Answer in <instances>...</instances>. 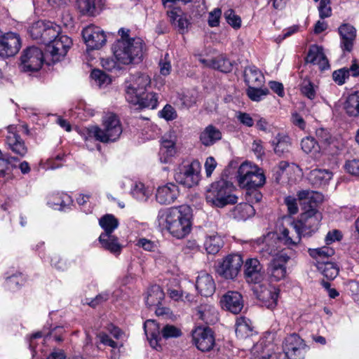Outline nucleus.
I'll return each mask as SVG.
<instances>
[{
  "label": "nucleus",
  "mask_w": 359,
  "mask_h": 359,
  "mask_svg": "<svg viewBox=\"0 0 359 359\" xmlns=\"http://www.w3.org/2000/svg\"><path fill=\"white\" fill-rule=\"evenodd\" d=\"M191 210L186 205L161 209L156 222L159 227L167 229L174 237L182 239L191 230Z\"/></svg>",
  "instance_id": "1"
},
{
  "label": "nucleus",
  "mask_w": 359,
  "mask_h": 359,
  "mask_svg": "<svg viewBox=\"0 0 359 359\" xmlns=\"http://www.w3.org/2000/svg\"><path fill=\"white\" fill-rule=\"evenodd\" d=\"M130 30L121 28L118 34L121 38L112 46V51L116 60L123 65L140 62L146 50V44L140 37H130Z\"/></svg>",
  "instance_id": "2"
},
{
  "label": "nucleus",
  "mask_w": 359,
  "mask_h": 359,
  "mask_svg": "<svg viewBox=\"0 0 359 359\" xmlns=\"http://www.w3.org/2000/svg\"><path fill=\"white\" fill-rule=\"evenodd\" d=\"M102 126H91L80 130V135L88 146V142L95 140L109 143L119 139L123 128L118 116L113 112H107L102 116Z\"/></svg>",
  "instance_id": "3"
},
{
  "label": "nucleus",
  "mask_w": 359,
  "mask_h": 359,
  "mask_svg": "<svg viewBox=\"0 0 359 359\" xmlns=\"http://www.w3.org/2000/svg\"><path fill=\"white\" fill-rule=\"evenodd\" d=\"M233 184L226 180L212 183L205 194L206 202L215 208H224L237 203L238 198L232 194Z\"/></svg>",
  "instance_id": "4"
},
{
  "label": "nucleus",
  "mask_w": 359,
  "mask_h": 359,
  "mask_svg": "<svg viewBox=\"0 0 359 359\" xmlns=\"http://www.w3.org/2000/svg\"><path fill=\"white\" fill-rule=\"evenodd\" d=\"M237 180L240 187L249 190L262 187L266 182L263 170L250 163H243L238 170Z\"/></svg>",
  "instance_id": "5"
},
{
  "label": "nucleus",
  "mask_w": 359,
  "mask_h": 359,
  "mask_svg": "<svg viewBox=\"0 0 359 359\" xmlns=\"http://www.w3.org/2000/svg\"><path fill=\"white\" fill-rule=\"evenodd\" d=\"M60 26L52 22L39 20L34 22L29 29L31 37L39 43L47 46L60 34Z\"/></svg>",
  "instance_id": "6"
},
{
  "label": "nucleus",
  "mask_w": 359,
  "mask_h": 359,
  "mask_svg": "<svg viewBox=\"0 0 359 359\" xmlns=\"http://www.w3.org/2000/svg\"><path fill=\"white\" fill-rule=\"evenodd\" d=\"M201 163L197 160L184 163L178 167L175 179L179 184L191 188L198 184L201 180Z\"/></svg>",
  "instance_id": "7"
},
{
  "label": "nucleus",
  "mask_w": 359,
  "mask_h": 359,
  "mask_svg": "<svg viewBox=\"0 0 359 359\" xmlns=\"http://www.w3.org/2000/svg\"><path fill=\"white\" fill-rule=\"evenodd\" d=\"M306 345L297 334L287 336L283 342V353L276 354L277 359H302L304 357Z\"/></svg>",
  "instance_id": "8"
},
{
  "label": "nucleus",
  "mask_w": 359,
  "mask_h": 359,
  "mask_svg": "<svg viewBox=\"0 0 359 359\" xmlns=\"http://www.w3.org/2000/svg\"><path fill=\"white\" fill-rule=\"evenodd\" d=\"M321 219L322 214L311 205V208L304 212L300 218L294 222L304 237L311 236L318 231Z\"/></svg>",
  "instance_id": "9"
},
{
  "label": "nucleus",
  "mask_w": 359,
  "mask_h": 359,
  "mask_svg": "<svg viewBox=\"0 0 359 359\" xmlns=\"http://www.w3.org/2000/svg\"><path fill=\"white\" fill-rule=\"evenodd\" d=\"M127 102L137 109H155L158 104V95L154 91H126Z\"/></svg>",
  "instance_id": "10"
},
{
  "label": "nucleus",
  "mask_w": 359,
  "mask_h": 359,
  "mask_svg": "<svg viewBox=\"0 0 359 359\" xmlns=\"http://www.w3.org/2000/svg\"><path fill=\"white\" fill-rule=\"evenodd\" d=\"M243 264V260L241 255L231 254L219 262L217 272L225 279L233 280L238 275Z\"/></svg>",
  "instance_id": "11"
},
{
  "label": "nucleus",
  "mask_w": 359,
  "mask_h": 359,
  "mask_svg": "<svg viewBox=\"0 0 359 359\" xmlns=\"http://www.w3.org/2000/svg\"><path fill=\"white\" fill-rule=\"evenodd\" d=\"M23 72H34L39 71L43 63V51L35 46H31L23 50L20 56Z\"/></svg>",
  "instance_id": "12"
},
{
  "label": "nucleus",
  "mask_w": 359,
  "mask_h": 359,
  "mask_svg": "<svg viewBox=\"0 0 359 359\" xmlns=\"http://www.w3.org/2000/svg\"><path fill=\"white\" fill-rule=\"evenodd\" d=\"M290 257L285 253H281L273 257L268 264L266 276L271 283L279 282L287 276L286 264Z\"/></svg>",
  "instance_id": "13"
},
{
  "label": "nucleus",
  "mask_w": 359,
  "mask_h": 359,
  "mask_svg": "<svg viewBox=\"0 0 359 359\" xmlns=\"http://www.w3.org/2000/svg\"><path fill=\"white\" fill-rule=\"evenodd\" d=\"M7 134L5 136V144L8 149L13 154L24 157L27 153V147L25 141L19 135L17 126L10 125L6 128Z\"/></svg>",
  "instance_id": "14"
},
{
  "label": "nucleus",
  "mask_w": 359,
  "mask_h": 359,
  "mask_svg": "<svg viewBox=\"0 0 359 359\" xmlns=\"http://www.w3.org/2000/svg\"><path fill=\"white\" fill-rule=\"evenodd\" d=\"M21 48L20 35L8 32L0 36V57L8 58L15 55Z\"/></svg>",
  "instance_id": "15"
},
{
  "label": "nucleus",
  "mask_w": 359,
  "mask_h": 359,
  "mask_svg": "<svg viewBox=\"0 0 359 359\" xmlns=\"http://www.w3.org/2000/svg\"><path fill=\"white\" fill-rule=\"evenodd\" d=\"M83 39L90 50L101 48L107 41V36L103 30L95 25H89L82 31Z\"/></svg>",
  "instance_id": "16"
},
{
  "label": "nucleus",
  "mask_w": 359,
  "mask_h": 359,
  "mask_svg": "<svg viewBox=\"0 0 359 359\" xmlns=\"http://www.w3.org/2000/svg\"><path fill=\"white\" fill-rule=\"evenodd\" d=\"M192 340L196 348L203 351H209L215 346L214 333L210 327H198L192 332Z\"/></svg>",
  "instance_id": "17"
},
{
  "label": "nucleus",
  "mask_w": 359,
  "mask_h": 359,
  "mask_svg": "<svg viewBox=\"0 0 359 359\" xmlns=\"http://www.w3.org/2000/svg\"><path fill=\"white\" fill-rule=\"evenodd\" d=\"M256 297L262 302L263 306L273 309L277 305L280 290L278 287L259 284L253 287Z\"/></svg>",
  "instance_id": "18"
},
{
  "label": "nucleus",
  "mask_w": 359,
  "mask_h": 359,
  "mask_svg": "<svg viewBox=\"0 0 359 359\" xmlns=\"http://www.w3.org/2000/svg\"><path fill=\"white\" fill-rule=\"evenodd\" d=\"M244 264V277L247 283L258 284L264 279L263 266L256 258H249Z\"/></svg>",
  "instance_id": "19"
},
{
  "label": "nucleus",
  "mask_w": 359,
  "mask_h": 359,
  "mask_svg": "<svg viewBox=\"0 0 359 359\" xmlns=\"http://www.w3.org/2000/svg\"><path fill=\"white\" fill-rule=\"evenodd\" d=\"M72 44V39L66 35L58 34L53 41L46 46V51L48 52L56 60L64 57Z\"/></svg>",
  "instance_id": "20"
},
{
  "label": "nucleus",
  "mask_w": 359,
  "mask_h": 359,
  "mask_svg": "<svg viewBox=\"0 0 359 359\" xmlns=\"http://www.w3.org/2000/svg\"><path fill=\"white\" fill-rule=\"evenodd\" d=\"M219 302L222 309L233 314L239 313L244 306L243 296L237 291H228L222 297Z\"/></svg>",
  "instance_id": "21"
},
{
  "label": "nucleus",
  "mask_w": 359,
  "mask_h": 359,
  "mask_svg": "<svg viewBox=\"0 0 359 359\" xmlns=\"http://www.w3.org/2000/svg\"><path fill=\"white\" fill-rule=\"evenodd\" d=\"M341 42L340 47L343 52H351L356 38V29L350 24L344 23L338 28Z\"/></svg>",
  "instance_id": "22"
},
{
  "label": "nucleus",
  "mask_w": 359,
  "mask_h": 359,
  "mask_svg": "<svg viewBox=\"0 0 359 359\" xmlns=\"http://www.w3.org/2000/svg\"><path fill=\"white\" fill-rule=\"evenodd\" d=\"M178 187L173 183H168L159 187L156 191V199L161 205H169L175 201L179 196Z\"/></svg>",
  "instance_id": "23"
},
{
  "label": "nucleus",
  "mask_w": 359,
  "mask_h": 359,
  "mask_svg": "<svg viewBox=\"0 0 359 359\" xmlns=\"http://www.w3.org/2000/svg\"><path fill=\"white\" fill-rule=\"evenodd\" d=\"M302 234L294 221L292 222L288 227H284L280 233L278 238L285 245L296 246L300 242Z\"/></svg>",
  "instance_id": "24"
},
{
  "label": "nucleus",
  "mask_w": 359,
  "mask_h": 359,
  "mask_svg": "<svg viewBox=\"0 0 359 359\" xmlns=\"http://www.w3.org/2000/svg\"><path fill=\"white\" fill-rule=\"evenodd\" d=\"M244 79L248 86V90H263L264 76L255 66H249L245 68Z\"/></svg>",
  "instance_id": "25"
},
{
  "label": "nucleus",
  "mask_w": 359,
  "mask_h": 359,
  "mask_svg": "<svg viewBox=\"0 0 359 359\" xmlns=\"http://www.w3.org/2000/svg\"><path fill=\"white\" fill-rule=\"evenodd\" d=\"M176 137L174 134L170 133L165 134L161 140L160 149V160L162 163H167L176 154Z\"/></svg>",
  "instance_id": "26"
},
{
  "label": "nucleus",
  "mask_w": 359,
  "mask_h": 359,
  "mask_svg": "<svg viewBox=\"0 0 359 359\" xmlns=\"http://www.w3.org/2000/svg\"><path fill=\"white\" fill-rule=\"evenodd\" d=\"M167 15L170 23L177 28L179 33L184 34L188 32L191 23L180 7H173L171 11H167Z\"/></svg>",
  "instance_id": "27"
},
{
  "label": "nucleus",
  "mask_w": 359,
  "mask_h": 359,
  "mask_svg": "<svg viewBox=\"0 0 359 359\" xmlns=\"http://www.w3.org/2000/svg\"><path fill=\"white\" fill-rule=\"evenodd\" d=\"M280 242L278 236H276L273 233H269L263 239L257 240L258 244L261 245L259 250L264 255H276V257L278 255Z\"/></svg>",
  "instance_id": "28"
},
{
  "label": "nucleus",
  "mask_w": 359,
  "mask_h": 359,
  "mask_svg": "<svg viewBox=\"0 0 359 359\" xmlns=\"http://www.w3.org/2000/svg\"><path fill=\"white\" fill-rule=\"evenodd\" d=\"M196 287L205 297L212 296L215 291V284L212 276L203 271L200 272L197 277Z\"/></svg>",
  "instance_id": "29"
},
{
  "label": "nucleus",
  "mask_w": 359,
  "mask_h": 359,
  "mask_svg": "<svg viewBox=\"0 0 359 359\" xmlns=\"http://www.w3.org/2000/svg\"><path fill=\"white\" fill-rule=\"evenodd\" d=\"M104 4V0H77L79 12L84 15L95 16L100 13Z\"/></svg>",
  "instance_id": "30"
},
{
  "label": "nucleus",
  "mask_w": 359,
  "mask_h": 359,
  "mask_svg": "<svg viewBox=\"0 0 359 359\" xmlns=\"http://www.w3.org/2000/svg\"><path fill=\"white\" fill-rule=\"evenodd\" d=\"M144 330L150 346L157 349L161 339L158 324L154 320H147L144 324Z\"/></svg>",
  "instance_id": "31"
},
{
  "label": "nucleus",
  "mask_w": 359,
  "mask_h": 359,
  "mask_svg": "<svg viewBox=\"0 0 359 359\" xmlns=\"http://www.w3.org/2000/svg\"><path fill=\"white\" fill-rule=\"evenodd\" d=\"M99 242L102 248L116 255H119L123 248L118 238L114 234L101 233Z\"/></svg>",
  "instance_id": "32"
},
{
  "label": "nucleus",
  "mask_w": 359,
  "mask_h": 359,
  "mask_svg": "<svg viewBox=\"0 0 359 359\" xmlns=\"http://www.w3.org/2000/svg\"><path fill=\"white\" fill-rule=\"evenodd\" d=\"M196 316L206 324H214L218 320V312L210 304H201L197 309Z\"/></svg>",
  "instance_id": "33"
},
{
  "label": "nucleus",
  "mask_w": 359,
  "mask_h": 359,
  "mask_svg": "<svg viewBox=\"0 0 359 359\" xmlns=\"http://www.w3.org/2000/svg\"><path fill=\"white\" fill-rule=\"evenodd\" d=\"M332 178V172L325 169H314L308 176L309 182L316 187L327 185Z\"/></svg>",
  "instance_id": "34"
},
{
  "label": "nucleus",
  "mask_w": 359,
  "mask_h": 359,
  "mask_svg": "<svg viewBox=\"0 0 359 359\" xmlns=\"http://www.w3.org/2000/svg\"><path fill=\"white\" fill-rule=\"evenodd\" d=\"M201 62L208 67L224 73L230 72L233 69L232 62L223 55L217 56L211 60H201Z\"/></svg>",
  "instance_id": "35"
},
{
  "label": "nucleus",
  "mask_w": 359,
  "mask_h": 359,
  "mask_svg": "<svg viewBox=\"0 0 359 359\" xmlns=\"http://www.w3.org/2000/svg\"><path fill=\"white\" fill-rule=\"evenodd\" d=\"M221 139V131L212 125L208 126L200 135L201 143L206 147L214 144Z\"/></svg>",
  "instance_id": "36"
},
{
  "label": "nucleus",
  "mask_w": 359,
  "mask_h": 359,
  "mask_svg": "<svg viewBox=\"0 0 359 359\" xmlns=\"http://www.w3.org/2000/svg\"><path fill=\"white\" fill-rule=\"evenodd\" d=\"M297 196L300 203H309V208L311 205L316 208V204L323 201L320 193L309 189L298 191Z\"/></svg>",
  "instance_id": "37"
},
{
  "label": "nucleus",
  "mask_w": 359,
  "mask_h": 359,
  "mask_svg": "<svg viewBox=\"0 0 359 359\" xmlns=\"http://www.w3.org/2000/svg\"><path fill=\"white\" fill-rule=\"evenodd\" d=\"M164 298V293L159 285L151 286L147 292L145 302L148 306H158Z\"/></svg>",
  "instance_id": "38"
},
{
  "label": "nucleus",
  "mask_w": 359,
  "mask_h": 359,
  "mask_svg": "<svg viewBox=\"0 0 359 359\" xmlns=\"http://www.w3.org/2000/svg\"><path fill=\"white\" fill-rule=\"evenodd\" d=\"M252 326L250 320L240 317L236 323V334L239 339H245L252 334Z\"/></svg>",
  "instance_id": "39"
},
{
  "label": "nucleus",
  "mask_w": 359,
  "mask_h": 359,
  "mask_svg": "<svg viewBox=\"0 0 359 359\" xmlns=\"http://www.w3.org/2000/svg\"><path fill=\"white\" fill-rule=\"evenodd\" d=\"M255 213V210L253 205L248 203L238 204L232 211L233 217L238 220H245L253 216Z\"/></svg>",
  "instance_id": "40"
},
{
  "label": "nucleus",
  "mask_w": 359,
  "mask_h": 359,
  "mask_svg": "<svg viewBox=\"0 0 359 359\" xmlns=\"http://www.w3.org/2000/svg\"><path fill=\"white\" fill-rule=\"evenodd\" d=\"M48 203L55 210L65 211L72 204V200L70 196L62 194L53 196L48 201Z\"/></svg>",
  "instance_id": "41"
},
{
  "label": "nucleus",
  "mask_w": 359,
  "mask_h": 359,
  "mask_svg": "<svg viewBox=\"0 0 359 359\" xmlns=\"http://www.w3.org/2000/svg\"><path fill=\"white\" fill-rule=\"evenodd\" d=\"M224 245L223 239L218 234L208 236L204 242V248L208 254L215 255Z\"/></svg>",
  "instance_id": "42"
},
{
  "label": "nucleus",
  "mask_w": 359,
  "mask_h": 359,
  "mask_svg": "<svg viewBox=\"0 0 359 359\" xmlns=\"http://www.w3.org/2000/svg\"><path fill=\"white\" fill-rule=\"evenodd\" d=\"M273 144L274 152L279 156L289 152L291 147L290 137L283 134H278L273 141Z\"/></svg>",
  "instance_id": "43"
},
{
  "label": "nucleus",
  "mask_w": 359,
  "mask_h": 359,
  "mask_svg": "<svg viewBox=\"0 0 359 359\" xmlns=\"http://www.w3.org/2000/svg\"><path fill=\"white\" fill-rule=\"evenodd\" d=\"M344 109L350 116L359 115V91H354L346 98Z\"/></svg>",
  "instance_id": "44"
},
{
  "label": "nucleus",
  "mask_w": 359,
  "mask_h": 359,
  "mask_svg": "<svg viewBox=\"0 0 359 359\" xmlns=\"http://www.w3.org/2000/svg\"><path fill=\"white\" fill-rule=\"evenodd\" d=\"M318 270L327 279H334L339 273V267L333 262H326L317 264Z\"/></svg>",
  "instance_id": "45"
},
{
  "label": "nucleus",
  "mask_w": 359,
  "mask_h": 359,
  "mask_svg": "<svg viewBox=\"0 0 359 359\" xmlns=\"http://www.w3.org/2000/svg\"><path fill=\"white\" fill-rule=\"evenodd\" d=\"M131 81L133 83L126 86L127 90H146L151 84L150 78L146 74L134 75Z\"/></svg>",
  "instance_id": "46"
},
{
  "label": "nucleus",
  "mask_w": 359,
  "mask_h": 359,
  "mask_svg": "<svg viewBox=\"0 0 359 359\" xmlns=\"http://www.w3.org/2000/svg\"><path fill=\"white\" fill-rule=\"evenodd\" d=\"M100 226L103 229L102 233L113 234L114 231L118 226V219L112 215H106L99 220Z\"/></svg>",
  "instance_id": "47"
},
{
  "label": "nucleus",
  "mask_w": 359,
  "mask_h": 359,
  "mask_svg": "<svg viewBox=\"0 0 359 359\" xmlns=\"http://www.w3.org/2000/svg\"><path fill=\"white\" fill-rule=\"evenodd\" d=\"M301 147L306 154H318L323 152L317 140L311 136L303 138L301 141Z\"/></svg>",
  "instance_id": "48"
},
{
  "label": "nucleus",
  "mask_w": 359,
  "mask_h": 359,
  "mask_svg": "<svg viewBox=\"0 0 359 359\" xmlns=\"http://www.w3.org/2000/svg\"><path fill=\"white\" fill-rule=\"evenodd\" d=\"M316 136L323 152L333 142L332 136L327 129L323 128H318L316 130Z\"/></svg>",
  "instance_id": "49"
},
{
  "label": "nucleus",
  "mask_w": 359,
  "mask_h": 359,
  "mask_svg": "<svg viewBox=\"0 0 359 359\" xmlns=\"http://www.w3.org/2000/svg\"><path fill=\"white\" fill-rule=\"evenodd\" d=\"M309 253L310 256L316 259L317 264H318V262H325L324 259L332 257L334 254V250L330 247L324 246L316 249H309Z\"/></svg>",
  "instance_id": "50"
},
{
  "label": "nucleus",
  "mask_w": 359,
  "mask_h": 359,
  "mask_svg": "<svg viewBox=\"0 0 359 359\" xmlns=\"http://www.w3.org/2000/svg\"><path fill=\"white\" fill-rule=\"evenodd\" d=\"M131 194L138 201H146L150 196V191L142 183L139 182L135 183L132 188Z\"/></svg>",
  "instance_id": "51"
},
{
  "label": "nucleus",
  "mask_w": 359,
  "mask_h": 359,
  "mask_svg": "<svg viewBox=\"0 0 359 359\" xmlns=\"http://www.w3.org/2000/svg\"><path fill=\"white\" fill-rule=\"evenodd\" d=\"M51 266L58 271H64L69 269L68 260L58 254H53L50 258Z\"/></svg>",
  "instance_id": "52"
},
{
  "label": "nucleus",
  "mask_w": 359,
  "mask_h": 359,
  "mask_svg": "<svg viewBox=\"0 0 359 359\" xmlns=\"http://www.w3.org/2000/svg\"><path fill=\"white\" fill-rule=\"evenodd\" d=\"M323 53V48L317 45H311L306 57V62L316 64L320 55Z\"/></svg>",
  "instance_id": "53"
},
{
  "label": "nucleus",
  "mask_w": 359,
  "mask_h": 359,
  "mask_svg": "<svg viewBox=\"0 0 359 359\" xmlns=\"http://www.w3.org/2000/svg\"><path fill=\"white\" fill-rule=\"evenodd\" d=\"M224 17L226 22L234 29H238L241 26V18L236 15L235 11L230 8L224 13Z\"/></svg>",
  "instance_id": "54"
},
{
  "label": "nucleus",
  "mask_w": 359,
  "mask_h": 359,
  "mask_svg": "<svg viewBox=\"0 0 359 359\" xmlns=\"http://www.w3.org/2000/svg\"><path fill=\"white\" fill-rule=\"evenodd\" d=\"M91 77L98 83L100 88L104 84L111 83V79L104 72L100 69H94L91 72Z\"/></svg>",
  "instance_id": "55"
},
{
  "label": "nucleus",
  "mask_w": 359,
  "mask_h": 359,
  "mask_svg": "<svg viewBox=\"0 0 359 359\" xmlns=\"http://www.w3.org/2000/svg\"><path fill=\"white\" fill-rule=\"evenodd\" d=\"M181 104L186 107H190L196 102V97L192 91H182L178 93Z\"/></svg>",
  "instance_id": "56"
},
{
  "label": "nucleus",
  "mask_w": 359,
  "mask_h": 359,
  "mask_svg": "<svg viewBox=\"0 0 359 359\" xmlns=\"http://www.w3.org/2000/svg\"><path fill=\"white\" fill-rule=\"evenodd\" d=\"M349 77V70L348 68H341L335 70L332 73L333 80L339 85L344 83L346 79Z\"/></svg>",
  "instance_id": "57"
},
{
  "label": "nucleus",
  "mask_w": 359,
  "mask_h": 359,
  "mask_svg": "<svg viewBox=\"0 0 359 359\" xmlns=\"http://www.w3.org/2000/svg\"><path fill=\"white\" fill-rule=\"evenodd\" d=\"M162 336L165 338L178 337L182 334L180 329L174 325H167L161 330Z\"/></svg>",
  "instance_id": "58"
},
{
  "label": "nucleus",
  "mask_w": 359,
  "mask_h": 359,
  "mask_svg": "<svg viewBox=\"0 0 359 359\" xmlns=\"http://www.w3.org/2000/svg\"><path fill=\"white\" fill-rule=\"evenodd\" d=\"M236 117L241 124L247 127H252L254 126V119L250 114L243 111H237L236 113Z\"/></svg>",
  "instance_id": "59"
},
{
  "label": "nucleus",
  "mask_w": 359,
  "mask_h": 359,
  "mask_svg": "<svg viewBox=\"0 0 359 359\" xmlns=\"http://www.w3.org/2000/svg\"><path fill=\"white\" fill-rule=\"evenodd\" d=\"M97 337L99 339L100 342L105 346H108L112 348L118 347V344L111 339V338L105 332H100L97 334Z\"/></svg>",
  "instance_id": "60"
},
{
  "label": "nucleus",
  "mask_w": 359,
  "mask_h": 359,
  "mask_svg": "<svg viewBox=\"0 0 359 359\" xmlns=\"http://www.w3.org/2000/svg\"><path fill=\"white\" fill-rule=\"evenodd\" d=\"M222 15L220 8H215L209 13L208 25L211 27H217L219 24V18Z\"/></svg>",
  "instance_id": "61"
},
{
  "label": "nucleus",
  "mask_w": 359,
  "mask_h": 359,
  "mask_svg": "<svg viewBox=\"0 0 359 359\" xmlns=\"http://www.w3.org/2000/svg\"><path fill=\"white\" fill-rule=\"evenodd\" d=\"M262 198V194L255 189L247 192L246 201L251 205L259 203Z\"/></svg>",
  "instance_id": "62"
},
{
  "label": "nucleus",
  "mask_w": 359,
  "mask_h": 359,
  "mask_svg": "<svg viewBox=\"0 0 359 359\" xmlns=\"http://www.w3.org/2000/svg\"><path fill=\"white\" fill-rule=\"evenodd\" d=\"M161 116L167 121H171L177 117L175 109L170 104H166L161 111Z\"/></svg>",
  "instance_id": "63"
},
{
  "label": "nucleus",
  "mask_w": 359,
  "mask_h": 359,
  "mask_svg": "<svg viewBox=\"0 0 359 359\" xmlns=\"http://www.w3.org/2000/svg\"><path fill=\"white\" fill-rule=\"evenodd\" d=\"M345 168L349 173L359 175V160L353 159L347 161L345 164Z\"/></svg>",
  "instance_id": "64"
}]
</instances>
